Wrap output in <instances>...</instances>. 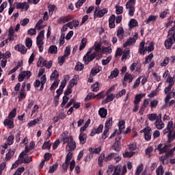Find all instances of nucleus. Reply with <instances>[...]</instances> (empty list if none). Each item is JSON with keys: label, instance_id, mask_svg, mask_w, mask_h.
Instances as JSON below:
<instances>
[{"label": "nucleus", "instance_id": "nucleus-1", "mask_svg": "<svg viewBox=\"0 0 175 175\" xmlns=\"http://www.w3.org/2000/svg\"><path fill=\"white\" fill-rule=\"evenodd\" d=\"M171 35V36H170ZM168 36H170L165 41V46L169 49L175 43V27H172L168 31Z\"/></svg>", "mask_w": 175, "mask_h": 175}, {"label": "nucleus", "instance_id": "nucleus-2", "mask_svg": "<svg viewBox=\"0 0 175 175\" xmlns=\"http://www.w3.org/2000/svg\"><path fill=\"white\" fill-rule=\"evenodd\" d=\"M44 38V30H42L37 38H36V42H37V46L39 49L40 53H42L43 51V39Z\"/></svg>", "mask_w": 175, "mask_h": 175}, {"label": "nucleus", "instance_id": "nucleus-3", "mask_svg": "<svg viewBox=\"0 0 175 175\" xmlns=\"http://www.w3.org/2000/svg\"><path fill=\"white\" fill-rule=\"evenodd\" d=\"M32 76V72L29 70L23 71L21 73L19 74L18 80V81H23L24 79H29Z\"/></svg>", "mask_w": 175, "mask_h": 175}, {"label": "nucleus", "instance_id": "nucleus-4", "mask_svg": "<svg viewBox=\"0 0 175 175\" xmlns=\"http://www.w3.org/2000/svg\"><path fill=\"white\" fill-rule=\"evenodd\" d=\"M106 13H107V9L103 8V10H99V7H96L94 16V17L100 18L103 17Z\"/></svg>", "mask_w": 175, "mask_h": 175}, {"label": "nucleus", "instance_id": "nucleus-5", "mask_svg": "<svg viewBox=\"0 0 175 175\" xmlns=\"http://www.w3.org/2000/svg\"><path fill=\"white\" fill-rule=\"evenodd\" d=\"M96 57V53L95 52H94L90 55H85L83 57L84 64H85V65H88V64H90L91 61H94V59H95Z\"/></svg>", "mask_w": 175, "mask_h": 175}, {"label": "nucleus", "instance_id": "nucleus-6", "mask_svg": "<svg viewBox=\"0 0 175 175\" xmlns=\"http://www.w3.org/2000/svg\"><path fill=\"white\" fill-rule=\"evenodd\" d=\"M66 150L68 152H72V151L76 150V142L73 141V139L68 142L66 147Z\"/></svg>", "mask_w": 175, "mask_h": 175}, {"label": "nucleus", "instance_id": "nucleus-7", "mask_svg": "<svg viewBox=\"0 0 175 175\" xmlns=\"http://www.w3.org/2000/svg\"><path fill=\"white\" fill-rule=\"evenodd\" d=\"M137 39V34L135 35L133 38H129L123 45V47H128V46H132L133 43L136 42V40Z\"/></svg>", "mask_w": 175, "mask_h": 175}, {"label": "nucleus", "instance_id": "nucleus-8", "mask_svg": "<svg viewBox=\"0 0 175 175\" xmlns=\"http://www.w3.org/2000/svg\"><path fill=\"white\" fill-rule=\"evenodd\" d=\"M16 9H21L22 10H25L27 12L28 9H29V5H28V3L23 2V3H16Z\"/></svg>", "mask_w": 175, "mask_h": 175}, {"label": "nucleus", "instance_id": "nucleus-9", "mask_svg": "<svg viewBox=\"0 0 175 175\" xmlns=\"http://www.w3.org/2000/svg\"><path fill=\"white\" fill-rule=\"evenodd\" d=\"M169 148V146L165 145L163 146V144H160L157 146V150L159 151V154H163V152H166Z\"/></svg>", "mask_w": 175, "mask_h": 175}, {"label": "nucleus", "instance_id": "nucleus-10", "mask_svg": "<svg viewBox=\"0 0 175 175\" xmlns=\"http://www.w3.org/2000/svg\"><path fill=\"white\" fill-rule=\"evenodd\" d=\"M13 119H5L3 122V124L5 126H8L10 129H12V128H14V123L13 122Z\"/></svg>", "mask_w": 175, "mask_h": 175}, {"label": "nucleus", "instance_id": "nucleus-11", "mask_svg": "<svg viewBox=\"0 0 175 175\" xmlns=\"http://www.w3.org/2000/svg\"><path fill=\"white\" fill-rule=\"evenodd\" d=\"M120 144L121 142L116 141L113 143V146H111V149L113 150L114 151H116V152H120V150H121Z\"/></svg>", "mask_w": 175, "mask_h": 175}, {"label": "nucleus", "instance_id": "nucleus-12", "mask_svg": "<svg viewBox=\"0 0 175 175\" xmlns=\"http://www.w3.org/2000/svg\"><path fill=\"white\" fill-rule=\"evenodd\" d=\"M114 98H116V95H114V94H107V98L103 100V103H109V102L114 100Z\"/></svg>", "mask_w": 175, "mask_h": 175}, {"label": "nucleus", "instance_id": "nucleus-13", "mask_svg": "<svg viewBox=\"0 0 175 175\" xmlns=\"http://www.w3.org/2000/svg\"><path fill=\"white\" fill-rule=\"evenodd\" d=\"M109 28H116V16L111 15L109 18Z\"/></svg>", "mask_w": 175, "mask_h": 175}, {"label": "nucleus", "instance_id": "nucleus-14", "mask_svg": "<svg viewBox=\"0 0 175 175\" xmlns=\"http://www.w3.org/2000/svg\"><path fill=\"white\" fill-rule=\"evenodd\" d=\"M119 126V131L120 132H118V135H121V133H123L124 129H125V121L121 120L118 124Z\"/></svg>", "mask_w": 175, "mask_h": 175}, {"label": "nucleus", "instance_id": "nucleus-15", "mask_svg": "<svg viewBox=\"0 0 175 175\" xmlns=\"http://www.w3.org/2000/svg\"><path fill=\"white\" fill-rule=\"evenodd\" d=\"M154 125L159 130L163 129V128H165V124L162 122V120H157L154 123Z\"/></svg>", "mask_w": 175, "mask_h": 175}, {"label": "nucleus", "instance_id": "nucleus-16", "mask_svg": "<svg viewBox=\"0 0 175 175\" xmlns=\"http://www.w3.org/2000/svg\"><path fill=\"white\" fill-rule=\"evenodd\" d=\"M133 79H135V75L129 74L128 72H126L124 77V81H128L129 80V83H132Z\"/></svg>", "mask_w": 175, "mask_h": 175}, {"label": "nucleus", "instance_id": "nucleus-17", "mask_svg": "<svg viewBox=\"0 0 175 175\" xmlns=\"http://www.w3.org/2000/svg\"><path fill=\"white\" fill-rule=\"evenodd\" d=\"M79 139L80 142V144H85L87 142V134L81 133L79 136Z\"/></svg>", "mask_w": 175, "mask_h": 175}, {"label": "nucleus", "instance_id": "nucleus-18", "mask_svg": "<svg viewBox=\"0 0 175 175\" xmlns=\"http://www.w3.org/2000/svg\"><path fill=\"white\" fill-rule=\"evenodd\" d=\"M151 135H152V133H151V129L148 127V130H146V131L144 134L145 139L148 142H149V140H151Z\"/></svg>", "mask_w": 175, "mask_h": 175}, {"label": "nucleus", "instance_id": "nucleus-19", "mask_svg": "<svg viewBox=\"0 0 175 175\" xmlns=\"http://www.w3.org/2000/svg\"><path fill=\"white\" fill-rule=\"evenodd\" d=\"M98 114L101 118H106V116H107V109L105 108H100Z\"/></svg>", "mask_w": 175, "mask_h": 175}, {"label": "nucleus", "instance_id": "nucleus-20", "mask_svg": "<svg viewBox=\"0 0 175 175\" xmlns=\"http://www.w3.org/2000/svg\"><path fill=\"white\" fill-rule=\"evenodd\" d=\"M144 96H146V94H137L135 98L134 104L139 105V103H140V101L142 100V98H144Z\"/></svg>", "mask_w": 175, "mask_h": 175}, {"label": "nucleus", "instance_id": "nucleus-21", "mask_svg": "<svg viewBox=\"0 0 175 175\" xmlns=\"http://www.w3.org/2000/svg\"><path fill=\"white\" fill-rule=\"evenodd\" d=\"M117 36L120 40L124 39V29L122 27H119L117 31Z\"/></svg>", "mask_w": 175, "mask_h": 175}, {"label": "nucleus", "instance_id": "nucleus-22", "mask_svg": "<svg viewBox=\"0 0 175 175\" xmlns=\"http://www.w3.org/2000/svg\"><path fill=\"white\" fill-rule=\"evenodd\" d=\"M49 52L51 54H57V53H58V48H57V46L55 45H51L49 47Z\"/></svg>", "mask_w": 175, "mask_h": 175}, {"label": "nucleus", "instance_id": "nucleus-23", "mask_svg": "<svg viewBox=\"0 0 175 175\" xmlns=\"http://www.w3.org/2000/svg\"><path fill=\"white\" fill-rule=\"evenodd\" d=\"M46 81H47V78L46 77V75H44L40 79V82H41V87L40 88V91H43V87L44 84H46Z\"/></svg>", "mask_w": 175, "mask_h": 175}, {"label": "nucleus", "instance_id": "nucleus-24", "mask_svg": "<svg viewBox=\"0 0 175 175\" xmlns=\"http://www.w3.org/2000/svg\"><path fill=\"white\" fill-rule=\"evenodd\" d=\"M58 77H59V73L58 71H57V70H55L54 72L51 74L50 79L51 81H53V80H57Z\"/></svg>", "mask_w": 175, "mask_h": 175}, {"label": "nucleus", "instance_id": "nucleus-25", "mask_svg": "<svg viewBox=\"0 0 175 175\" xmlns=\"http://www.w3.org/2000/svg\"><path fill=\"white\" fill-rule=\"evenodd\" d=\"M14 155V150L10 149L5 156V161L10 160V158Z\"/></svg>", "mask_w": 175, "mask_h": 175}, {"label": "nucleus", "instance_id": "nucleus-26", "mask_svg": "<svg viewBox=\"0 0 175 175\" xmlns=\"http://www.w3.org/2000/svg\"><path fill=\"white\" fill-rule=\"evenodd\" d=\"M116 157H117V153H114V152L110 153L105 157V161L107 162V161H111V159H113V158H116Z\"/></svg>", "mask_w": 175, "mask_h": 175}, {"label": "nucleus", "instance_id": "nucleus-27", "mask_svg": "<svg viewBox=\"0 0 175 175\" xmlns=\"http://www.w3.org/2000/svg\"><path fill=\"white\" fill-rule=\"evenodd\" d=\"M120 72L118 68H114L113 70L111 72V75L109 77V79H113V77H117Z\"/></svg>", "mask_w": 175, "mask_h": 175}, {"label": "nucleus", "instance_id": "nucleus-28", "mask_svg": "<svg viewBox=\"0 0 175 175\" xmlns=\"http://www.w3.org/2000/svg\"><path fill=\"white\" fill-rule=\"evenodd\" d=\"M157 17H158V16H157L151 15V16H150L147 18V20L145 21V23H146V24H150V23L152 22V21H156Z\"/></svg>", "mask_w": 175, "mask_h": 175}, {"label": "nucleus", "instance_id": "nucleus-29", "mask_svg": "<svg viewBox=\"0 0 175 175\" xmlns=\"http://www.w3.org/2000/svg\"><path fill=\"white\" fill-rule=\"evenodd\" d=\"M167 129L170 130V133L168 134H169V136H170V135L173 133V131L174 130V129L173 128V121L168 122Z\"/></svg>", "mask_w": 175, "mask_h": 175}, {"label": "nucleus", "instance_id": "nucleus-30", "mask_svg": "<svg viewBox=\"0 0 175 175\" xmlns=\"http://www.w3.org/2000/svg\"><path fill=\"white\" fill-rule=\"evenodd\" d=\"M157 175H163L165 170H163V166L162 165H159L156 170Z\"/></svg>", "mask_w": 175, "mask_h": 175}, {"label": "nucleus", "instance_id": "nucleus-31", "mask_svg": "<svg viewBox=\"0 0 175 175\" xmlns=\"http://www.w3.org/2000/svg\"><path fill=\"white\" fill-rule=\"evenodd\" d=\"M17 114V109L14 108L8 115V118L10 120H13L14 117H16V115Z\"/></svg>", "mask_w": 175, "mask_h": 175}, {"label": "nucleus", "instance_id": "nucleus-32", "mask_svg": "<svg viewBox=\"0 0 175 175\" xmlns=\"http://www.w3.org/2000/svg\"><path fill=\"white\" fill-rule=\"evenodd\" d=\"M91 90L93 92H96L97 91H99V83L96 82L94 84H93L91 86Z\"/></svg>", "mask_w": 175, "mask_h": 175}, {"label": "nucleus", "instance_id": "nucleus-33", "mask_svg": "<svg viewBox=\"0 0 175 175\" xmlns=\"http://www.w3.org/2000/svg\"><path fill=\"white\" fill-rule=\"evenodd\" d=\"M130 53H131V51L129 49L124 50L123 55L122 56V61H124V59H126V58L129 57Z\"/></svg>", "mask_w": 175, "mask_h": 175}, {"label": "nucleus", "instance_id": "nucleus-34", "mask_svg": "<svg viewBox=\"0 0 175 175\" xmlns=\"http://www.w3.org/2000/svg\"><path fill=\"white\" fill-rule=\"evenodd\" d=\"M58 168V163H55L54 165L49 167V173H54Z\"/></svg>", "mask_w": 175, "mask_h": 175}, {"label": "nucleus", "instance_id": "nucleus-35", "mask_svg": "<svg viewBox=\"0 0 175 175\" xmlns=\"http://www.w3.org/2000/svg\"><path fill=\"white\" fill-rule=\"evenodd\" d=\"M144 169V167L143 165V163H141L139 166L137 167L136 172H135V175H140L142 173V171Z\"/></svg>", "mask_w": 175, "mask_h": 175}, {"label": "nucleus", "instance_id": "nucleus-36", "mask_svg": "<svg viewBox=\"0 0 175 175\" xmlns=\"http://www.w3.org/2000/svg\"><path fill=\"white\" fill-rule=\"evenodd\" d=\"M126 7V9H129V16H133L135 13V5H129Z\"/></svg>", "mask_w": 175, "mask_h": 175}, {"label": "nucleus", "instance_id": "nucleus-37", "mask_svg": "<svg viewBox=\"0 0 175 175\" xmlns=\"http://www.w3.org/2000/svg\"><path fill=\"white\" fill-rule=\"evenodd\" d=\"M149 121H157V113H150L148 115Z\"/></svg>", "mask_w": 175, "mask_h": 175}, {"label": "nucleus", "instance_id": "nucleus-38", "mask_svg": "<svg viewBox=\"0 0 175 175\" xmlns=\"http://www.w3.org/2000/svg\"><path fill=\"white\" fill-rule=\"evenodd\" d=\"M25 44L27 47L31 49V47H32V40L29 38H26Z\"/></svg>", "mask_w": 175, "mask_h": 175}, {"label": "nucleus", "instance_id": "nucleus-39", "mask_svg": "<svg viewBox=\"0 0 175 175\" xmlns=\"http://www.w3.org/2000/svg\"><path fill=\"white\" fill-rule=\"evenodd\" d=\"M158 103H159V101H158V100H152L150 103V109H154V107H157V106H158Z\"/></svg>", "mask_w": 175, "mask_h": 175}, {"label": "nucleus", "instance_id": "nucleus-40", "mask_svg": "<svg viewBox=\"0 0 175 175\" xmlns=\"http://www.w3.org/2000/svg\"><path fill=\"white\" fill-rule=\"evenodd\" d=\"M68 21H70V18H68L65 16H63L62 18H59L57 21L58 23H68Z\"/></svg>", "mask_w": 175, "mask_h": 175}, {"label": "nucleus", "instance_id": "nucleus-41", "mask_svg": "<svg viewBox=\"0 0 175 175\" xmlns=\"http://www.w3.org/2000/svg\"><path fill=\"white\" fill-rule=\"evenodd\" d=\"M18 50L21 53V54H25L27 53V48L23 45H20Z\"/></svg>", "mask_w": 175, "mask_h": 175}, {"label": "nucleus", "instance_id": "nucleus-42", "mask_svg": "<svg viewBox=\"0 0 175 175\" xmlns=\"http://www.w3.org/2000/svg\"><path fill=\"white\" fill-rule=\"evenodd\" d=\"M83 69H84V65L81 62H78L75 66V70H83Z\"/></svg>", "mask_w": 175, "mask_h": 175}, {"label": "nucleus", "instance_id": "nucleus-43", "mask_svg": "<svg viewBox=\"0 0 175 175\" xmlns=\"http://www.w3.org/2000/svg\"><path fill=\"white\" fill-rule=\"evenodd\" d=\"M135 154V152H125L124 154H123V157L124 158H131V157H133Z\"/></svg>", "mask_w": 175, "mask_h": 175}, {"label": "nucleus", "instance_id": "nucleus-44", "mask_svg": "<svg viewBox=\"0 0 175 175\" xmlns=\"http://www.w3.org/2000/svg\"><path fill=\"white\" fill-rule=\"evenodd\" d=\"M130 28H134L137 25V21L136 19H131L129 22Z\"/></svg>", "mask_w": 175, "mask_h": 175}, {"label": "nucleus", "instance_id": "nucleus-45", "mask_svg": "<svg viewBox=\"0 0 175 175\" xmlns=\"http://www.w3.org/2000/svg\"><path fill=\"white\" fill-rule=\"evenodd\" d=\"M154 58V54L150 53L146 57L145 62L144 64H148V62H151V59Z\"/></svg>", "mask_w": 175, "mask_h": 175}, {"label": "nucleus", "instance_id": "nucleus-46", "mask_svg": "<svg viewBox=\"0 0 175 175\" xmlns=\"http://www.w3.org/2000/svg\"><path fill=\"white\" fill-rule=\"evenodd\" d=\"M111 124H113V118H108V120L105 122V128L109 129V126H110V125Z\"/></svg>", "mask_w": 175, "mask_h": 175}, {"label": "nucleus", "instance_id": "nucleus-47", "mask_svg": "<svg viewBox=\"0 0 175 175\" xmlns=\"http://www.w3.org/2000/svg\"><path fill=\"white\" fill-rule=\"evenodd\" d=\"M59 81V79H55V81L53 83L52 85L50 88L51 91H53V90H54V87H58Z\"/></svg>", "mask_w": 175, "mask_h": 175}, {"label": "nucleus", "instance_id": "nucleus-48", "mask_svg": "<svg viewBox=\"0 0 175 175\" xmlns=\"http://www.w3.org/2000/svg\"><path fill=\"white\" fill-rule=\"evenodd\" d=\"M51 148V144L50 143V141H48L46 142H44L42 145V150H46L47 148Z\"/></svg>", "mask_w": 175, "mask_h": 175}, {"label": "nucleus", "instance_id": "nucleus-49", "mask_svg": "<svg viewBox=\"0 0 175 175\" xmlns=\"http://www.w3.org/2000/svg\"><path fill=\"white\" fill-rule=\"evenodd\" d=\"M116 14H121V13H122L124 8H122V6H120V5H116Z\"/></svg>", "mask_w": 175, "mask_h": 175}, {"label": "nucleus", "instance_id": "nucleus-50", "mask_svg": "<svg viewBox=\"0 0 175 175\" xmlns=\"http://www.w3.org/2000/svg\"><path fill=\"white\" fill-rule=\"evenodd\" d=\"M72 140H73V137L68 136V137H66L63 139V142L65 144L66 143H70V142H72Z\"/></svg>", "mask_w": 175, "mask_h": 175}, {"label": "nucleus", "instance_id": "nucleus-51", "mask_svg": "<svg viewBox=\"0 0 175 175\" xmlns=\"http://www.w3.org/2000/svg\"><path fill=\"white\" fill-rule=\"evenodd\" d=\"M40 121V119L37 118L33 120L30 121V122L28 123V126H32V125H36L38 122Z\"/></svg>", "mask_w": 175, "mask_h": 175}, {"label": "nucleus", "instance_id": "nucleus-52", "mask_svg": "<svg viewBox=\"0 0 175 175\" xmlns=\"http://www.w3.org/2000/svg\"><path fill=\"white\" fill-rule=\"evenodd\" d=\"M126 94V91L125 90H122L120 92H119L118 94L116 95V98L118 99V98H121L123 95H125Z\"/></svg>", "mask_w": 175, "mask_h": 175}, {"label": "nucleus", "instance_id": "nucleus-53", "mask_svg": "<svg viewBox=\"0 0 175 175\" xmlns=\"http://www.w3.org/2000/svg\"><path fill=\"white\" fill-rule=\"evenodd\" d=\"M32 161V157L31 156H28L25 157L23 160H22V162L23 163H30Z\"/></svg>", "mask_w": 175, "mask_h": 175}, {"label": "nucleus", "instance_id": "nucleus-54", "mask_svg": "<svg viewBox=\"0 0 175 175\" xmlns=\"http://www.w3.org/2000/svg\"><path fill=\"white\" fill-rule=\"evenodd\" d=\"M111 61V56H109L108 57H107L106 59L102 60V65L103 66L107 65V64H109V62H110Z\"/></svg>", "mask_w": 175, "mask_h": 175}, {"label": "nucleus", "instance_id": "nucleus-55", "mask_svg": "<svg viewBox=\"0 0 175 175\" xmlns=\"http://www.w3.org/2000/svg\"><path fill=\"white\" fill-rule=\"evenodd\" d=\"M13 140H14V135H10L8 137V144L12 146V144H13Z\"/></svg>", "mask_w": 175, "mask_h": 175}, {"label": "nucleus", "instance_id": "nucleus-56", "mask_svg": "<svg viewBox=\"0 0 175 175\" xmlns=\"http://www.w3.org/2000/svg\"><path fill=\"white\" fill-rule=\"evenodd\" d=\"M100 72V70L99 68H95L92 69L90 76H96L97 73H99Z\"/></svg>", "mask_w": 175, "mask_h": 175}, {"label": "nucleus", "instance_id": "nucleus-57", "mask_svg": "<svg viewBox=\"0 0 175 175\" xmlns=\"http://www.w3.org/2000/svg\"><path fill=\"white\" fill-rule=\"evenodd\" d=\"M142 78V77H139L138 79H136L134 85H133V88H137V87H139V85H140V79Z\"/></svg>", "mask_w": 175, "mask_h": 175}, {"label": "nucleus", "instance_id": "nucleus-58", "mask_svg": "<svg viewBox=\"0 0 175 175\" xmlns=\"http://www.w3.org/2000/svg\"><path fill=\"white\" fill-rule=\"evenodd\" d=\"M152 151H154V148H152V146H150L146 149L145 152L146 155H149V157H150V154H151Z\"/></svg>", "mask_w": 175, "mask_h": 175}, {"label": "nucleus", "instance_id": "nucleus-59", "mask_svg": "<svg viewBox=\"0 0 175 175\" xmlns=\"http://www.w3.org/2000/svg\"><path fill=\"white\" fill-rule=\"evenodd\" d=\"M94 50L96 51L94 53H96V54H98V53H99L100 51V43H97V44H94Z\"/></svg>", "mask_w": 175, "mask_h": 175}, {"label": "nucleus", "instance_id": "nucleus-60", "mask_svg": "<svg viewBox=\"0 0 175 175\" xmlns=\"http://www.w3.org/2000/svg\"><path fill=\"white\" fill-rule=\"evenodd\" d=\"M70 55V46H67L64 51V57H69Z\"/></svg>", "mask_w": 175, "mask_h": 175}, {"label": "nucleus", "instance_id": "nucleus-61", "mask_svg": "<svg viewBox=\"0 0 175 175\" xmlns=\"http://www.w3.org/2000/svg\"><path fill=\"white\" fill-rule=\"evenodd\" d=\"M175 151V146L172 148L171 150H168L166 154L168 157H173Z\"/></svg>", "mask_w": 175, "mask_h": 175}, {"label": "nucleus", "instance_id": "nucleus-62", "mask_svg": "<svg viewBox=\"0 0 175 175\" xmlns=\"http://www.w3.org/2000/svg\"><path fill=\"white\" fill-rule=\"evenodd\" d=\"M28 23H29V18H24L21 21V25H22L23 27H25V25H27Z\"/></svg>", "mask_w": 175, "mask_h": 175}, {"label": "nucleus", "instance_id": "nucleus-63", "mask_svg": "<svg viewBox=\"0 0 175 175\" xmlns=\"http://www.w3.org/2000/svg\"><path fill=\"white\" fill-rule=\"evenodd\" d=\"M105 154H101L100 157H98V165L103 163V159L105 161Z\"/></svg>", "mask_w": 175, "mask_h": 175}, {"label": "nucleus", "instance_id": "nucleus-64", "mask_svg": "<svg viewBox=\"0 0 175 175\" xmlns=\"http://www.w3.org/2000/svg\"><path fill=\"white\" fill-rule=\"evenodd\" d=\"M27 33L28 35H36V29H29L28 31H27Z\"/></svg>", "mask_w": 175, "mask_h": 175}]
</instances>
